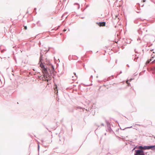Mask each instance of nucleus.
I'll return each instance as SVG.
<instances>
[{
    "mask_svg": "<svg viewBox=\"0 0 155 155\" xmlns=\"http://www.w3.org/2000/svg\"><path fill=\"white\" fill-rule=\"evenodd\" d=\"M44 54L43 52H41L40 53V56L39 58V63H40V66L42 69L44 78L46 80H48L51 79L52 77L54 78L56 72L55 71L54 68L51 64H49V65L51 67V69L47 66L45 67L44 65L42 62L43 56Z\"/></svg>",
    "mask_w": 155,
    "mask_h": 155,
    "instance_id": "nucleus-1",
    "label": "nucleus"
},
{
    "mask_svg": "<svg viewBox=\"0 0 155 155\" xmlns=\"http://www.w3.org/2000/svg\"><path fill=\"white\" fill-rule=\"evenodd\" d=\"M134 155H145V153L143 150L139 149L135 150Z\"/></svg>",
    "mask_w": 155,
    "mask_h": 155,
    "instance_id": "nucleus-2",
    "label": "nucleus"
},
{
    "mask_svg": "<svg viewBox=\"0 0 155 155\" xmlns=\"http://www.w3.org/2000/svg\"><path fill=\"white\" fill-rule=\"evenodd\" d=\"M138 148L140 149H143V150H149V146H139L138 147Z\"/></svg>",
    "mask_w": 155,
    "mask_h": 155,
    "instance_id": "nucleus-3",
    "label": "nucleus"
},
{
    "mask_svg": "<svg viewBox=\"0 0 155 155\" xmlns=\"http://www.w3.org/2000/svg\"><path fill=\"white\" fill-rule=\"evenodd\" d=\"M96 24L100 27L105 26H106V22L104 21L97 22L96 23Z\"/></svg>",
    "mask_w": 155,
    "mask_h": 155,
    "instance_id": "nucleus-4",
    "label": "nucleus"
},
{
    "mask_svg": "<svg viewBox=\"0 0 155 155\" xmlns=\"http://www.w3.org/2000/svg\"><path fill=\"white\" fill-rule=\"evenodd\" d=\"M105 122H106V124H107V126L108 128L109 129V130H112V129H111V127H110V124L107 120H105Z\"/></svg>",
    "mask_w": 155,
    "mask_h": 155,
    "instance_id": "nucleus-5",
    "label": "nucleus"
},
{
    "mask_svg": "<svg viewBox=\"0 0 155 155\" xmlns=\"http://www.w3.org/2000/svg\"><path fill=\"white\" fill-rule=\"evenodd\" d=\"M151 149L152 150H155V145L149 146V150Z\"/></svg>",
    "mask_w": 155,
    "mask_h": 155,
    "instance_id": "nucleus-6",
    "label": "nucleus"
},
{
    "mask_svg": "<svg viewBox=\"0 0 155 155\" xmlns=\"http://www.w3.org/2000/svg\"><path fill=\"white\" fill-rule=\"evenodd\" d=\"M78 58V57L75 55L72 56V59L73 60H77Z\"/></svg>",
    "mask_w": 155,
    "mask_h": 155,
    "instance_id": "nucleus-7",
    "label": "nucleus"
},
{
    "mask_svg": "<svg viewBox=\"0 0 155 155\" xmlns=\"http://www.w3.org/2000/svg\"><path fill=\"white\" fill-rule=\"evenodd\" d=\"M54 89L55 91V93L57 94L58 92V89H57V86L56 85L55 87H54Z\"/></svg>",
    "mask_w": 155,
    "mask_h": 155,
    "instance_id": "nucleus-8",
    "label": "nucleus"
},
{
    "mask_svg": "<svg viewBox=\"0 0 155 155\" xmlns=\"http://www.w3.org/2000/svg\"><path fill=\"white\" fill-rule=\"evenodd\" d=\"M74 108L76 110L81 109H82V108L80 107H75Z\"/></svg>",
    "mask_w": 155,
    "mask_h": 155,
    "instance_id": "nucleus-9",
    "label": "nucleus"
},
{
    "mask_svg": "<svg viewBox=\"0 0 155 155\" xmlns=\"http://www.w3.org/2000/svg\"><path fill=\"white\" fill-rule=\"evenodd\" d=\"M154 58L153 57H152V58ZM152 60V59H150V60H148L146 62V63H149L150 62V61H151Z\"/></svg>",
    "mask_w": 155,
    "mask_h": 155,
    "instance_id": "nucleus-10",
    "label": "nucleus"
},
{
    "mask_svg": "<svg viewBox=\"0 0 155 155\" xmlns=\"http://www.w3.org/2000/svg\"><path fill=\"white\" fill-rule=\"evenodd\" d=\"M137 4L138 5V6L137 7V9H138V10H140V5L139 3H138Z\"/></svg>",
    "mask_w": 155,
    "mask_h": 155,
    "instance_id": "nucleus-11",
    "label": "nucleus"
},
{
    "mask_svg": "<svg viewBox=\"0 0 155 155\" xmlns=\"http://www.w3.org/2000/svg\"><path fill=\"white\" fill-rule=\"evenodd\" d=\"M138 31L140 34H141V28H139V29L138 30Z\"/></svg>",
    "mask_w": 155,
    "mask_h": 155,
    "instance_id": "nucleus-12",
    "label": "nucleus"
},
{
    "mask_svg": "<svg viewBox=\"0 0 155 155\" xmlns=\"http://www.w3.org/2000/svg\"><path fill=\"white\" fill-rule=\"evenodd\" d=\"M132 127V126H131L130 127H126L124 129H122L121 128H120V129L121 130H124L125 129H127V128H131Z\"/></svg>",
    "mask_w": 155,
    "mask_h": 155,
    "instance_id": "nucleus-13",
    "label": "nucleus"
},
{
    "mask_svg": "<svg viewBox=\"0 0 155 155\" xmlns=\"http://www.w3.org/2000/svg\"><path fill=\"white\" fill-rule=\"evenodd\" d=\"M151 69L152 71H155V66H153L151 68Z\"/></svg>",
    "mask_w": 155,
    "mask_h": 155,
    "instance_id": "nucleus-14",
    "label": "nucleus"
},
{
    "mask_svg": "<svg viewBox=\"0 0 155 155\" xmlns=\"http://www.w3.org/2000/svg\"><path fill=\"white\" fill-rule=\"evenodd\" d=\"M139 57L138 56H137V58H135L134 59V61H137V59Z\"/></svg>",
    "mask_w": 155,
    "mask_h": 155,
    "instance_id": "nucleus-15",
    "label": "nucleus"
},
{
    "mask_svg": "<svg viewBox=\"0 0 155 155\" xmlns=\"http://www.w3.org/2000/svg\"><path fill=\"white\" fill-rule=\"evenodd\" d=\"M134 23L135 24H138V20H135V21H134Z\"/></svg>",
    "mask_w": 155,
    "mask_h": 155,
    "instance_id": "nucleus-16",
    "label": "nucleus"
},
{
    "mask_svg": "<svg viewBox=\"0 0 155 155\" xmlns=\"http://www.w3.org/2000/svg\"><path fill=\"white\" fill-rule=\"evenodd\" d=\"M69 60H71V59H72V56L71 55H69Z\"/></svg>",
    "mask_w": 155,
    "mask_h": 155,
    "instance_id": "nucleus-17",
    "label": "nucleus"
},
{
    "mask_svg": "<svg viewBox=\"0 0 155 155\" xmlns=\"http://www.w3.org/2000/svg\"><path fill=\"white\" fill-rule=\"evenodd\" d=\"M74 4H77V5H78V9H79V8H80V5H79V4H78V3H75Z\"/></svg>",
    "mask_w": 155,
    "mask_h": 155,
    "instance_id": "nucleus-18",
    "label": "nucleus"
},
{
    "mask_svg": "<svg viewBox=\"0 0 155 155\" xmlns=\"http://www.w3.org/2000/svg\"><path fill=\"white\" fill-rule=\"evenodd\" d=\"M5 51V49H3V50H1V52L2 53H3V52H4Z\"/></svg>",
    "mask_w": 155,
    "mask_h": 155,
    "instance_id": "nucleus-19",
    "label": "nucleus"
},
{
    "mask_svg": "<svg viewBox=\"0 0 155 155\" xmlns=\"http://www.w3.org/2000/svg\"><path fill=\"white\" fill-rule=\"evenodd\" d=\"M49 51V49H48V50H44V51H47V52H48V51Z\"/></svg>",
    "mask_w": 155,
    "mask_h": 155,
    "instance_id": "nucleus-20",
    "label": "nucleus"
},
{
    "mask_svg": "<svg viewBox=\"0 0 155 155\" xmlns=\"http://www.w3.org/2000/svg\"><path fill=\"white\" fill-rule=\"evenodd\" d=\"M24 29L25 30H26L27 29V26H25Z\"/></svg>",
    "mask_w": 155,
    "mask_h": 155,
    "instance_id": "nucleus-21",
    "label": "nucleus"
},
{
    "mask_svg": "<svg viewBox=\"0 0 155 155\" xmlns=\"http://www.w3.org/2000/svg\"><path fill=\"white\" fill-rule=\"evenodd\" d=\"M40 148V146L39 143H38V149L39 150Z\"/></svg>",
    "mask_w": 155,
    "mask_h": 155,
    "instance_id": "nucleus-22",
    "label": "nucleus"
},
{
    "mask_svg": "<svg viewBox=\"0 0 155 155\" xmlns=\"http://www.w3.org/2000/svg\"><path fill=\"white\" fill-rule=\"evenodd\" d=\"M36 8H35L34 9V12H36Z\"/></svg>",
    "mask_w": 155,
    "mask_h": 155,
    "instance_id": "nucleus-23",
    "label": "nucleus"
},
{
    "mask_svg": "<svg viewBox=\"0 0 155 155\" xmlns=\"http://www.w3.org/2000/svg\"><path fill=\"white\" fill-rule=\"evenodd\" d=\"M155 62V59L152 62V63H154Z\"/></svg>",
    "mask_w": 155,
    "mask_h": 155,
    "instance_id": "nucleus-24",
    "label": "nucleus"
},
{
    "mask_svg": "<svg viewBox=\"0 0 155 155\" xmlns=\"http://www.w3.org/2000/svg\"><path fill=\"white\" fill-rule=\"evenodd\" d=\"M127 83V84H128V86H130V83Z\"/></svg>",
    "mask_w": 155,
    "mask_h": 155,
    "instance_id": "nucleus-25",
    "label": "nucleus"
},
{
    "mask_svg": "<svg viewBox=\"0 0 155 155\" xmlns=\"http://www.w3.org/2000/svg\"><path fill=\"white\" fill-rule=\"evenodd\" d=\"M136 147H134L133 149L132 150V151H133L136 148Z\"/></svg>",
    "mask_w": 155,
    "mask_h": 155,
    "instance_id": "nucleus-26",
    "label": "nucleus"
},
{
    "mask_svg": "<svg viewBox=\"0 0 155 155\" xmlns=\"http://www.w3.org/2000/svg\"><path fill=\"white\" fill-rule=\"evenodd\" d=\"M137 41H139V40H140V38L139 37H138V38L137 39Z\"/></svg>",
    "mask_w": 155,
    "mask_h": 155,
    "instance_id": "nucleus-27",
    "label": "nucleus"
},
{
    "mask_svg": "<svg viewBox=\"0 0 155 155\" xmlns=\"http://www.w3.org/2000/svg\"><path fill=\"white\" fill-rule=\"evenodd\" d=\"M41 142H42V144H43V142H44V140H41Z\"/></svg>",
    "mask_w": 155,
    "mask_h": 155,
    "instance_id": "nucleus-28",
    "label": "nucleus"
},
{
    "mask_svg": "<svg viewBox=\"0 0 155 155\" xmlns=\"http://www.w3.org/2000/svg\"><path fill=\"white\" fill-rule=\"evenodd\" d=\"M146 1V0H142V2H145Z\"/></svg>",
    "mask_w": 155,
    "mask_h": 155,
    "instance_id": "nucleus-29",
    "label": "nucleus"
},
{
    "mask_svg": "<svg viewBox=\"0 0 155 155\" xmlns=\"http://www.w3.org/2000/svg\"><path fill=\"white\" fill-rule=\"evenodd\" d=\"M101 125L102 126H104V124L103 123H102L101 124Z\"/></svg>",
    "mask_w": 155,
    "mask_h": 155,
    "instance_id": "nucleus-30",
    "label": "nucleus"
},
{
    "mask_svg": "<svg viewBox=\"0 0 155 155\" xmlns=\"http://www.w3.org/2000/svg\"><path fill=\"white\" fill-rule=\"evenodd\" d=\"M66 31V29H64L63 30V31H64V32H65V31Z\"/></svg>",
    "mask_w": 155,
    "mask_h": 155,
    "instance_id": "nucleus-31",
    "label": "nucleus"
},
{
    "mask_svg": "<svg viewBox=\"0 0 155 155\" xmlns=\"http://www.w3.org/2000/svg\"><path fill=\"white\" fill-rule=\"evenodd\" d=\"M46 129H47V130L49 131V132H51V131L49 130H48V128L47 127H46Z\"/></svg>",
    "mask_w": 155,
    "mask_h": 155,
    "instance_id": "nucleus-32",
    "label": "nucleus"
},
{
    "mask_svg": "<svg viewBox=\"0 0 155 155\" xmlns=\"http://www.w3.org/2000/svg\"><path fill=\"white\" fill-rule=\"evenodd\" d=\"M121 47L122 48V49H123V48H124V46H122Z\"/></svg>",
    "mask_w": 155,
    "mask_h": 155,
    "instance_id": "nucleus-33",
    "label": "nucleus"
},
{
    "mask_svg": "<svg viewBox=\"0 0 155 155\" xmlns=\"http://www.w3.org/2000/svg\"><path fill=\"white\" fill-rule=\"evenodd\" d=\"M131 42V41H130L129 43H128V42H126V43H128V44H130V43Z\"/></svg>",
    "mask_w": 155,
    "mask_h": 155,
    "instance_id": "nucleus-34",
    "label": "nucleus"
},
{
    "mask_svg": "<svg viewBox=\"0 0 155 155\" xmlns=\"http://www.w3.org/2000/svg\"><path fill=\"white\" fill-rule=\"evenodd\" d=\"M108 80H109L110 79V77H109L108 78Z\"/></svg>",
    "mask_w": 155,
    "mask_h": 155,
    "instance_id": "nucleus-35",
    "label": "nucleus"
},
{
    "mask_svg": "<svg viewBox=\"0 0 155 155\" xmlns=\"http://www.w3.org/2000/svg\"><path fill=\"white\" fill-rule=\"evenodd\" d=\"M83 67H84V68L85 69V65L84 64L83 65Z\"/></svg>",
    "mask_w": 155,
    "mask_h": 155,
    "instance_id": "nucleus-36",
    "label": "nucleus"
},
{
    "mask_svg": "<svg viewBox=\"0 0 155 155\" xmlns=\"http://www.w3.org/2000/svg\"><path fill=\"white\" fill-rule=\"evenodd\" d=\"M127 66L128 67H129V65L128 64H127Z\"/></svg>",
    "mask_w": 155,
    "mask_h": 155,
    "instance_id": "nucleus-37",
    "label": "nucleus"
},
{
    "mask_svg": "<svg viewBox=\"0 0 155 155\" xmlns=\"http://www.w3.org/2000/svg\"><path fill=\"white\" fill-rule=\"evenodd\" d=\"M122 73V72L121 71L120 72V74H121Z\"/></svg>",
    "mask_w": 155,
    "mask_h": 155,
    "instance_id": "nucleus-38",
    "label": "nucleus"
},
{
    "mask_svg": "<svg viewBox=\"0 0 155 155\" xmlns=\"http://www.w3.org/2000/svg\"><path fill=\"white\" fill-rule=\"evenodd\" d=\"M90 78H93V76H92V75H91V77H90Z\"/></svg>",
    "mask_w": 155,
    "mask_h": 155,
    "instance_id": "nucleus-39",
    "label": "nucleus"
},
{
    "mask_svg": "<svg viewBox=\"0 0 155 155\" xmlns=\"http://www.w3.org/2000/svg\"><path fill=\"white\" fill-rule=\"evenodd\" d=\"M137 12V13H140V12Z\"/></svg>",
    "mask_w": 155,
    "mask_h": 155,
    "instance_id": "nucleus-40",
    "label": "nucleus"
},
{
    "mask_svg": "<svg viewBox=\"0 0 155 155\" xmlns=\"http://www.w3.org/2000/svg\"><path fill=\"white\" fill-rule=\"evenodd\" d=\"M74 74L76 75V76L77 77V76L76 75V73H74Z\"/></svg>",
    "mask_w": 155,
    "mask_h": 155,
    "instance_id": "nucleus-41",
    "label": "nucleus"
},
{
    "mask_svg": "<svg viewBox=\"0 0 155 155\" xmlns=\"http://www.w3.org/2000/svg\"><path fill=\"white\" fill-rule=\"evenodd\" d=\"M64 16V15H63L62 16V17H63Z\"/></svg>",
    "mask_w": 155,
    "mask_h": 155,
    "instance_id": "nucleus-42",
    "label": "nucleus"
},
{
    "mask_svg": "<svg viewBox=\"0 0 155 155\" xmlns=\"http://www.w3.org/2000/svg\"><path fill=\"white\" fill-rule=\"evenodd\" d=\"M39 21H38L37 22V23H39Z\"/></svg>",
    "mask_w": 155,
    "mask_h": 155,
    "instance_id": "nucleus-43",
    "label": "nucleus"
},
{
    "mask_svg": "<svg viewBox=\"0 0 155 155\" xmlns=\"http://www.w3.org/2000/svg\"><path fill=\"white\" fill-rule=\"evenodd\" d=\"M118 75H119V74H117V75L116 76V77H117V76H118Z\"/></svg>",
    "mask_w": 155,
    "mask_h": 155,
    "instance_id": "nucleus-44",
    "label": "nucleus"
},
{
    "mask_svg": "<svg viewBox=\"0 0 155 155\" xmlns=\"http://www.w3.org/2000/svg\"><path fill=\"white\" fill-rule=\"evenodd\" d=\"M135 56L137 57V55L136 54H135Z\"/></svg>",
    "mask_w": 155,
    "mask_h": 155,
    "instance_id": "nucleus-45",
    "label": "nucleus"
},
{
    "mask_svg": "<svg viewBox=\"0 0 155 155\" xmlns=\"http://www.w3.org/2000/svg\"><path fill=\"white\" fill-rule=\"evenodd\" d=\"M132 79H130V81H131L132 80Z\"/></svg>",
    "mask_w": 155,
    "mask_h": 155,
    "instance_id": "nucleus-46",
    "label": "nucleus"
},
{
    "mask_svg": "<svg viewBox=\"0 0 155 155\" xmlns=\"http://www.w3.org/2000/svg\"><path fill=\"white\" fill-rule=\"evenodd\" d=\"M84 18V17H82V18L83 19V18Z\"/></svg>",
    "mask_w": 155,
    "mask_h": 155,
    "instance_id": "nucleus-47",
    "label": "nucleus"
},
{
    "mask_svg": "<svg viewBox=\"0 0 155 155\" xmlns=\"http://www.w3.org/2000/svg\"><path fill=\"white\" fill-rule=\"evenodd\" d=\"M153 49H152V50H151V51H153Z\"/></svg>",
    "mask_w": 155,
    "mask_h": 155,
    "instance_id": "nucleus-48",
    "label": "nucleus"
},
{
    "mask_svg": "<svg viewBox=\"0 0 155 155\" xmlns=\"http://www.w3.org/2000/svg\"><path fill=\"white\" fill-rule=\"evenodd\" d=\"M139 25H140V23H139L138 24Z\"/></svg>",
    "mask_w": 155,
    "mask_h": 155,
    "instance_id": "nucleus-49",
    "label": "nucleus"
},
{
    "mask_svg": "<svg viewBox=\"0 0 155 155\" xmlns=\"http://www.w3.org/2000/svg\"><path fill=\"white\" fill-rule=\"evenodd\" d=\"M59 140H60V141H61V140L60 139H59Z\"/></svg>",
    "mask_w": 155,
    "mask_h": 155,
    "instance_id": "nucleus-50",
    "label": "nucleus"
},
{
    "mask_svg": "<svg viewBox=\"0 0 155 155\" xmlns=\"http://www.w3.org/2000/svg\"><path fill=\"white\" fill-rule=\"evenodd\" d=\"M115 28H116V26H115Z\"/></svg>",
    "mask_w": 155,
    "mask_h": 155,
    "instance_id": "nucleus-51",
    "label": "nucleus"
},
{
    "mask_svg": "<svg viewBox=\"0 0 155 155\" xmlns=\"http://www.w3.org/2000/svg\"><path fill=\"white\" fill-rule=\"evenodd\" d=\"M136 125H138V124H136Z\"/></svg>",
    "mask_w": 155,
    "mask_h": 155,
    "instance_id": "nucleus-52",
    "label": "nucleus"
},
{
    "mask_svg": "<svg viewBox=\"0 0 155 155\" xmlns=\"http://www.w3.org/2000/svg\"><path fill=\"white\" fill-rule=\"evenodd\" d=\"M88 5H87V7H88Z\"/></svg>",
    "mask_w": 155,
    "mask_h": 155,
    "instance_id": "nucleus-53",
    "label": "nucleus"
},
{
    "mask_svg": "<svg viewBox=\"0 0 155 155\" xmlns=\"http://www.w3.org/2000/svg\"><path fill=\"white\" fill-rule=\"evenodd\" d=\"M94 72H96V71L95 70H94Z\"/></svg>",
    "mask_w": 155,
    "mask_h": 155,
    "instance_id": "nucleus-54",
    "label": "nucleus"
},
{
    "mask_svg": "<svg viewBox=\"0 0 155 155\" xmlns=\"http://www.w3.org/2000/svg\"><path fill=\"white\" fill-rule=\"evenodd\" d=\"M106 133H105V135H106Z\"/></svg>",
    "mask_w": 155,
    "mask_h": 155,
    "instance_id": "nucleus-55",
    "label": "nucleus"
},
{
    "mask_svg": "<svg viewBox=\"0 0 155 155\" xmlns=\"http://www.w3.org/2000/svg\"><path fill=\"white\" fill-rule=\"evenodd\" d=\"M154 137V138L155 139V137Z\"/></svg>",
    "mask_w": 155,
    "mask_h": 155,
    "instance_id": "nucleus-56",
    "label": "nucleus"
}]
</instances>
